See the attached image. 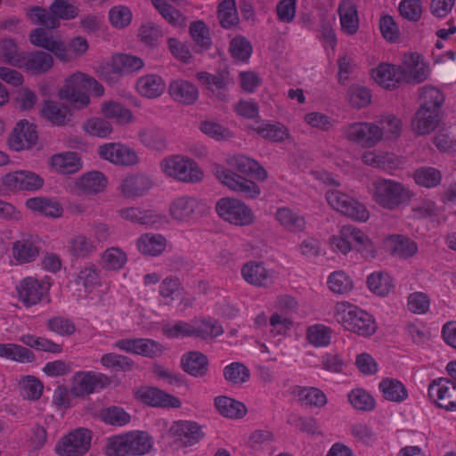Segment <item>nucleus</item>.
<instances>
[{
	"label": "nucleus",
	"mask_w": 456,
	"mask_h": 456,
	"mask_svg": "<svg viewBox=\"0 0 456 456\" xmlns=\"http://www.w3.org/2000/svg\"><path fill=\"white\" fill-rule=\"evenodd\" d=\"M228 164L237 172L216 166L215 175L218 180L230 190L241 194L246 199H256L260 193V187L253 181L247 179L246 175L254 176L259 181L267 178V172L256 160L244 155L233 156Z\"/></svg>",
	"instance_id": "1"
},
{
	"label": "nucleus",
	"mask_w": 456,
	"mask_h": 456,
	"mask_svg": "<svg viewBox=\"0 0 456 456\" xmlns=\"http://www.w3.org/2000/svg\"><path fill=\"white\" fill-rule=\"evenodd\" d=\"M380 126L373 123L356 122L343 126L342 132L348 141L371 148L379 142L384 131L398 136L401 132V121L395 116L389 115L379 121Z\"/></svg>",
	"instance_id": "2"
},
{
	"label": "nucleus",
	"mask_w": 456,
	"mask_h": 456,
	"mask_svg": "<svg viewBox=\"0 0 456 456\" xmlns=\"http://www.w3.org/2000/svg\"><path fill=\"white\" fill-rule=\"evenodd\" d=\"M334 318L346 330L359 336L370 337L377 330L372 315L347 302L338 303L335 305Z\"/></svg>",
	"instance_id": "3"
},
{
	"label": "nucleus",
	"mask_w": 456,
	"mask_h": 456,
	"mask_svg": "<svg viewBox=\"0 0 456 456\" xmlns=\"http://www.w3.org/2000/svg\"><path fill=\"white\" fill-rule=\"evenodd\" d=\"M372 190L374 201L388 210H395L407 205L412 197V193L407 187L391 179L379 178L373 181Z\"/></svg>",
	"instance_id": "4"
},
{
	"label": "nucleus",
	"mask_w": 456,
	"mask_h": 456,
	"mask_svg": "<svg viewBox=\"0 0 456 456\" xmlns=\"http://www.w3.org/2000/svg\"><path fill=\"white\" fill-rule=\"evenodd\" d=\"M151 448V441L145 432L127 433L109 438L105 446L108 456L142 455Z\"/></svg>",
	"instance_id": "5"
},
{
	"label": "nucleus",
	"mask_w": 456,
	"mask_h": 456,
	"mask_svg": "<svg viewBox=\"0 0 456 456\" xmlns=\"http://www.w3.org/2000/svg\"><path fill=\"white\" fill-rule=\"evenodd\" d=\"M160 167L167 175L182 182L195 183L203 178V172L197 163L183 156L173 155L165 158Z\"/></svg>",
	"instance_id": "6"
},
{
	"label": "nucleus",
	"mask_w": 456,
	"mask_h": 456,
	"mask_svg": "<svg viewBox=\"0 0 456 456\" xmlns=\"http://www.w3.org/2000/svg\"><path fill=\"white\" fill-rule=\"evenodd\" d=\"M216 210L223 220L234 225L248 226L256 219L252 209L235 198H221L216 202Z\"/></svg>",
	"instance_id": "7"
},
{
	"label": "nucleus",
	"mask_w": 456,
	"mask_h": 456,
	"mask_svg": "<svg viewBox=\"0 0 456 456\" xmlns=\"http://www.w3.org/2000/svg\"><path fill=\"white\" fill-rule=\"evenodd\" d=\"M326 200L331 208L354 220L366 221L369 218L363 205L339 191H328Z\"/></svg>",
	"instance_id": "8"
},
{
	"label": "nucleus",
	"mask_w": 456,
	"mask_h": 456,
	"mask_svg": "<svg viewBox=\"0 0 456 456\" xmlns=\"http://www.w3.org/2000/svg\"><path fill=\"white\" fill-rule=\"evenodd\" d=\"M86 74L77 72L68 77L59 91L62 100L69 102L75 108L83 109L90 103L86 92Z\"/></svg>",
	"instance_id": "9"
},
{
	"label": "nucleus",
	"mask_w": 456,
	"mask_h": 456,
	"mask_svg": "<svg viewBox=\"0 0 456 456\" xmlns=\"http://www.w3.org/2000/svg\"><path fill=\"white\" fill-rule=\"evenodd\" d=\"M428 396L447 411L456 410V383L452 379L438 378L428 385Z\"/></svg>",
	"instance_id": "10"
},
{
	"label": "nucleus",
	"mask_w": 456,
	"mask_h": 456,
	"mask_svg": "<svg viewBox=\"0 0 456 456\" xmlns=\"http://www.w3.org/2000/svg\"><path fill=\"white\" fill-rule=\"evenodd\" d=\"M91 431L86 428H77L64 436L57 447L61 456H83L91 446Z\"/></svg>",
	"instance_id": "11"
},
{
	"label": "nucleus",
	"mask_w": 456,
	"mask_h": 456,
	"mask_svg": "<svg viewBox=\"0 0 456 456\" xmlns=\"http://www.w3.org/2000/svg\"><path fill=\"white\" fill-rule=\"evenodd\" d=\"M2 183L6 189L12 191H33L43 187L44 179L34 172L20 170L4 175L2 177Z\"/></svg>",
	"instance_id": "12"
},
{
	"label": "nucleus",
	"mask_w": 456,
	"mask_h": 456,
	"mask_svg": "<svg viewBox=\"0 0 456 456\" xmlns=\"http://www.w3.org/2000/svg\"><path fill=\"white\" fill-rule=\"evenodd\" d=\"M38 140L37 127L26 119L20 120L8 138V144L13 151H20L32 148Z\"/></svg>",
	"instance_id": "13"
},
{
	"label": "nucleus",
	"mask_w": 456,
	"mask_h": 456,
	"mask_svg": "<svg viewBox=\"0 0 456 456\" xmlns=\"http://www.w3.org/2000/svg\"><path fill=\"white\" fill-rule=\"evenodd\" d=\"M115 347L134 354L156 358L162 354L163 346L150 338H125L118 340Z\"/></svg>",
	"instance_id": "14"
},
{
	"label": "nucleus",
	"mask_w": 456,
	"mask_h": 456,
	"mask_svg": "<svg viewBox=\"0 0 456 456\" xmlns=\"http://www.w3.org/2000/svg\"><path fill=\"white\" fill-rule=\"evenodd\" d=\"M41 249L40 241L37 237L27 235L12 243V257L18 264L34 262L39 256Z\"/></svg>",
	"instance_id": "15"
},
{
	"label": "nucleus",
	"mask_w": 456,
	"mask_h": 456,
	"mask_svg": "<svg viewBox=\"0 0 456 456\" xmlns=\"http://www.w3.org/2000/svg\"><path fill=\"white\" fill-rule=\"evenodd\" d=\"M98 153L102 159L118 165L130 166L138 162L135 151L120 143L100 146Z\"/></svg>",
	"instance_id": "16"
},
{
	"label": "nucleus",
	"mask_w": 456,
	"mask_h": 456,
	"mask_svg": "<svg viewBox=\"0 0 456 456\" xmlns=\"http://www.w3.org/2000/svg\"><path fill=\"white\" fill-rule=\"evenodd\" d=\"M110 384V379L102 373L81 372L75 377L73 393L77 395H89Z\"/></svg>",
	"instance_id": "17"
},
{
	"label": "nucleus",
	"mask_w": 456,
	"mask_h": 456,
	"mask_svg": "<svg viewBox=\"0 0 456 456\" xmlns=\"http://www.w3.org/2000/svg\"><path fill=\"white\" fill-rule=\"evenodd\" d=\"M169 211L174 219L180 222H188L200 214L201 204L195 198L183 196L172 202Z\"/></svg>",
	"instance_id": "18"
},
{
	"label": "nucleus",
	"mask_w": 456,
	"mask_h": 456,
	"mask_svg": "<svg viewBox=\"0 0 456 456\" xmlns=\"http://www.w3.org/2000/svg\"><path fill=\"white\" fill-rule=\"evenodd\" d=\"M19 299L26 305L39 303L47 291V288L37 279L27 277L17 286Z\"/></svg>",
	"instance_id": "19"
},
{
	"label": "nucleus",
	"mask_w": 456,
	"mask_h": 456,
	"mask_svg": "<svg viewBox=\"0 0 456 456\" xmlns=\"http://www.w3.org/2000/svg\"><path fill=\"white\" fill-rule=\"evenodd\" d=\"M53 65V56L44 51H33L23 55L20 66L32 75H40L47 72Z\"/></svg>",
	"instance_id": "20"
},
{
	"label": "nucleus",
	"mask_w": 456,
	"mask_h": 456,
	"mask_svg": "<svg viewBox=\"0 0 456 456\" xmlns=\"http://www.w3.org/2000/svg\"><path fill=\"white\" fill-rule=\"evenodd\" d=\"M371 77L377 84L387 88L393 89L398 83L403 81L404 71L401 66L391 64H380L375 69H372Z\"/></svg>",
	"instance_id": "21"
},
{
	"label": "nucleus",
	"mask_w": 456,
	"mask_h": 456,
	"mask_svg": "<svg viewBox=\"0 0 456 456\" xmlns=\"http://www.w3.org/2000/svg\"><path fill=\"white\" fill-rule=\"evenodd\" d=\"M440 119L439 111L419 107L412 119L411 127L419 135L428 134L438 126Z\"/></svg>",
	"instance_id": "22"
},
{
	"label": "nucleus",
	"mask_w": 456,
	"mask_h": 456,
	"mask_svg": "<svg viewBox=\"0 0 456 456\" xmlns=\"http://www.w3.org/2000/svg\"><path fill=\"white\" fill-rule=\"evenodd\" d=\"M140 399L142 403L152 407L176 409L182 405L177 397L157 387H147L140 391Z\"/></svg>",
	"instance_id": "23"
},
{
	"label": "nucleus",
	"mask_w": 456,
	"mask_h": 456,
	"mask_svg": "<svg viewBox=\"0 0 456 456\" xmlns=\"http://www.w3.org/2000/svg\"><path fill=\"white\" fill-rule=\"evenodd\" d=\"M243 279L256 287H268L273 284V273L267 270L263 263L249 262L241 268Z\"/></svg>",
	"instance_id": "24"
},
{
	"label": "nucleus",
	"mask_w": 456,
	"mask_h": 456,
	"mask_svg": "<svg viewBox=\"0 0 456 456\" xmlns=\"http://www.w3.org/2000/svg\"><path fill=\"white\" fill-rule=\"evenodd\" d=\"M181 366L183 371L195 378L206 376L208 370V359L201 352L191 351L181 358Z\"/></svg>",
	"instance_id": "25"
},
{
	"label": "nucleus",
	"mask_w": 456,
	"mask_h": 456,
	"mask_svg": "<svg viewBox=\"0 0 456 456\" xmlns=\"http://www.w3.org/2000/svg\"><path fill=\"white\" fill-rule=\"evenodd\" d=\"M401 67L404 71L403 80L409 83L419 84L428 78V67L420 61V55L418 53H411Z\"/></svg>",
	"instance_id": "26"
},
{
	"label": "nucleus",
	"mask_w": 456,
	"mask_h": 456,
	"mask_svg": "<svg viewBox=\"0 0 456 456\" xmlns=\"http://www.w3.org/2000/svg\"><path fill=\"white\" fill-rule=\"evenodd\" d=\"M168 92L172 99L184 105L193 104L198 97V88L186 80L178 79L170 83Z\"/></svg>",
	"instance_id": "27"
},
{
	"label": "nucleus",
	"mask_w": 456,
	"mask_h": 456,
	"mask_svg": "<svg viewBox=\"0 0 456 456\" xmlns=\"http://www.w3.org/2000/svg\"><path fill=\"white\" fill-rule=\"evenodd\" d=\"M50 163L53 169L62 175L77 173L82 167L81 159L78 153L74 151L54 154Z\"/></svg>",
	"instance_id": "28"
},
{
	"label": "nucleus",
	"mask_w": 456,
	"mask_h": 456,
	"mask_svg": "<svg viewBox=\"0 0 456 456\" xmlns=\"http://www.w3.org/2000/svg\"><path fill=\"white\" fill-rule=\"evenodd\" d=\"M170 432L174 436L181 437L185 446L198 443L204 436L200 426L193 421L180 420L175 422L170 428Z\"/></svg>",
	"instance_id": "29"
},
{
	"label": "nucleus",
	"mask_w": 456,
	"mask_h": 456,
	"mask_svg": "<svg viewBox=\"0 0 456 456\" xmlns=\"http://www.w3.org/2000/svg\"><path fill=\"white\" fill-rule=\"evenodd\" d=\"M152 183L144 175L137 174L126 176L121 183V191L126 198L141 197L148 191Z\"/></svg>",
	"instance_id": "30"
},
{
	"label": "nucleus",
	"mask_w": 456,
	"mask_h": 456,
	"mask_svg": "<svg viewBox=\"0 0 456 456\" xmlns=\"http://www.w3.org/2000/svg\"><path fill=\"white\" fill-rule=\"evenodd\" d=\"M26 207L34 212H38L40 215L57 218L62 216V206L55 200L43 197H35L28 199Z\"/></svg>",
	"instance_id": "31"
},
{
	"label": "nucleus",
	"mask_w": 456,
	"mask_h": 456,
	"mask_svg": "<svg viewBox=\"0 0 456 456\" xmlns=\"http://www.w3.org/2000/svg\"><path fill=\"white\" fill-rule=\"evenodd\" d=\"M197 79L204 85L208 89L215 93L216 90L219 91L217 97L224 100L225 94L224 91L226 89L229 83V72L226 70L219 71L216 74H211L207 71H200L196 74Z\"/></svg>",
	"instance_id": "32"
},
{
	"label": "nucleus",
	"mask_w": 456,
	"mask_h": 456,
	"mask_svg": "<svg viewBox=\"0 0 456 456\" xmlns=\"http://www.w3.org/2000/svg\"><path fill=\"white\" fill-rule=\"evenodd\" d=\"M338 14L342 30L354 35L359 28L357 8L352 0H344L338 6Z\"/></svg>",
	"instance_id": "33"
},
{
	"label": "nucleus",
	"mask_w": 456,
	"mask_h": 456,
	"mask_svg": "<svg viewBox=\"0 0 456 456\" xmlns=\"http://www.w3.org/2000/svg\"><path fill=\"white\" fill-rule=\"evenodd\" d=\"M136 87L142 96L155 99L164 93L166 85L160 76L150 74L140 77Z\"/></svg>",
	"instance_id": "34"
},
{
	"label": "nucleus",
	"mask_w": 456,
	"mask_h": 456,
	"mask_svg": "<svg viewBox=\"0 0 456 456\" xmlns=\"http://www.w3.org/2000/svg\"><path fill=\"white\" fill-rule=\"evenodd\" d=\"M136 245L143 255L158 256L165 250L167 240L161 234L145 233L137 240Z\"/></svg>",
	"instance_id": "35"
},
{
	"label": "nucleus",
	"mask_w": 456,
	"mask_h": 456,
	"mask_svg": "<svg viewBox=\"0 0 456 456\" xmlns=\"http://www.w3.org/2000/svg\"><path fill=\"white\" fill-rule=\"evenodd\" d=\"M118 212L123 219L142 225H151L159 221V216L152 209L130 207L121 208Z\"/></svg>",
	"instance_id": "36"
},
{
	"label": "nucleus",
	"mask_w": 456,
	"mask_h": 456,
	"mask_svg": "<svg viewBox=\"0 0 456 456\" xmlns=\"http://www.w3.org/2000/svg\"><path fill=\"white\" fill-rule=\"evenodd\" d=\"M275 217L280 224L289 232H301L305 228L304 216L294 212L289 208H280L277 209Z\"/></svg>",
	"instance_id": "37"
},
{
	"label": "nucleus",
	"mask_w": 456,
	"mask_h": 456,
	"mask_svg": "<svg viewBox=\"0 0 456 456\" xmlns=\"http://www.w3.org/2000/svg\"><path fill=\"white\" fill-rule=\"evenodd\" d=\"M379 388L383 397L391 402L402 403L408 397L406 387L401 381L395 379H383L379 385Z\"/></svg>",
	"instance_id": "38"
},
{
	"label": "nucleus",
	"mask_w": 456,
	"mask_h": 456,
	"mask_svg": "<svg viewBox=\"0 0 456 456\" xmlns=\"http://www.w3.org/2000/svg\"><path fill=\"white\" fill-rule=\"evenodd\" d=\"M217 19L222 28L232 29L240 23L235 0H223L217 6Z\"/></svg>",
	"instance_id": "39"
},
{
	"label": "nucleus",
	"mask_w": 456,
	"mask_h": 456,
	"mask_svg": "<svg viewBox=\"0 0 456 456\" xmlns=\"http://www.w3.org/2000/svg\"><path fill=\"white\" fill-rule=\"evenodd\" d=\"M215 405L217 411L226 418L240 419L247 413V408L242 403L227 396H217Z\"/></svg>",
	"instance_id": "40"
},
{
	"label": "nucleus",
	"mask_w": 456,
	"mask_h": 456,
	"mask_svg": "<svg viewBox=\"0 0 456 456\" xmlns=\"http://www.w3.org/2000/svg\"><path fill=\"white\" fill-rule=\"evenodd\" d=\"M27 15L35 25H40L46 29H55L61 26L56 17L50 10L41 6H31L27 10Z\"/></svg>",
	"instance_id": "41"
},
{
	"label": "nucleus",
	"mask_w": 456,
	"mask_h": 456,
	"mask_svg": "<svg viewBox=\"0 0 456 456\" xmlns=\"http://www.w3.org/2000/svg\"><path fill=\"white\" fill-rule=\"evenodd\" d=\"M140 142L148 149L162 151L167 148V140L164 134L155 127H145L139 131Z\"/></svg>",
	"instance_id": "42"
},
{
	"label": "nucleus",
	"mask_w": 456,
	"mask_h": 456,
	"mask_svg": "<svg viewBox=\"0 0 456 456\" xmlns=\"http://www.w3.org/2000/svg\"><path fill=\"white\" fill-rule=\"evenodd\" d=\"M42 116L53 124L57 126H63L68 120L69 115V109L66 105L54 102H45L41 110Z\"/></svg>",
	"instance_id": "43"
},
{
	"label": "nucleus",
	"mask_w": 456,
	"mask_h": 456,
	"mask_svg": "<svg viewBox=\"0 0 456 456\" xmlns=\"http://www.w3.org/2000/svg\"><path fill=\"white\" fill-rule=\"evenodd\" d=\"M77 185L86 193H98L106 187L107 178L102 172L91 171L82 175Z\"/></svg>",
	"instance_id": "44"
},
{
	"label": "nucleus",
	"mask_w": 456,
	"mask_h": 456,
	"mask_svg": "<svg viewBox=\"0 0 456 456\" xmlns=\"http://www.w3.org/2000/svg\"><path fill=\"white\" fill-rule=\"evenodd\" d=\"M367 285L371 292L380 297L387 296L394 288L391 276L383 272H375L369 275Z\"/></svg>",
	"instance_id": "45"
},
{
	"label": "nucleus",
	"mask_w": 456,
	"mask_h": 456,
	"mask_svg": "<svg viewBox=\"0 0 456 456\" xmlns=\"http://www.w3.org/2000/svg\"><path fill=\"white\" fill-rule=\"evenodd\" d=\"M364 164L382 170H391L397 167L398 162L393 154L380 153L375 151H365L362 156Z\"/></svg>",
	"instance_id": "46"
},
{
	"label": "nucleus",
	"mask_w": 456,
	"mask_h": 456,
	"mask_svg": "<svg viewBox=\"0 0 456 456\" xmlns=\"http://www.w3.org/2000/svg\"><path fill=\"white\" fill-rule=\"evenodd\" d=\"M114 69L120 71L121 74H130L143 68V61L137 56L119 53L113 57Z\"/></svg>",
	"instance_id": "47"
},
{
	"label": "nucleus",
	"mask_w": 456,
	"mask_h": 456,
	"mask_svg": "<svg viewBox=\"0 0 456 456\" xmlns=\"http://www.w3.org/2000/svg\"><path fill=\"white\" fill-rule=\"evenodd\" d=\"M296 395L301 404L322 407L327 403L325 394L316 387H299Z\"/></svg>",
	"instance_id": "48"
},
{
	"label": "nucleus",
	"mask_w": 456,
	"mask_h": 456,
	"mask_svg": "<svg viewBox=\"0 0 456 456\" xmlns=\"http://www.w3.org/2000/svg\"><path fill=\"white\" fill-rule=\"evenodd\" d=\"M190 35L197 46L201 50H208L212 45L209 29L202 20H197L191 23Z\"/></svg>",
	"instance_id": "49"
},
{
	"label": "nucleus",
	"mask_w": 456,
	"mask_h": 456,
	"mask_svg": "<svg viewBox=\"0 0 456 456\" xmlns=\"http://www.w3.org/2000/svg\"><path fill=\"white\" fill-rule=\"evenodd\" d=\"M102 112L107 118H114L119 123H128L133 118L130 110L113 101L102 103Z\"/></svg>",
	"instance_id": "50"
},
{
	"label": "nucleus",
	"mask_w": 456,
	"mask_h": 456,
	"mask_svg": "<svg viewBox=\"0 0 456 456\" xmlns=\"http://www.w3.org/2000/svg\"><path fill=\"white\" fill-rule=\"evenodd\" d=\"M151 4L171 25L181 27L183 24L184 17L183 14L179 10L169 4L166 0H151Z\"/></svg>",
	"instance_id": "51"
},
{
	"label": "nucleus",
	"mask_w": 456,
	"mask_h": 456,
	"mask_svg": "<svg viewBox=\"0 0 456 456\" xmlns=\"http://www.w3.org/2000/svg\"><path fill=\"white\" fill-rule=\"evenodd\" d=\"M49 10L59 21L61 20H73L79 13L78 7L70 3L69 0H53L49 6Z\"/></svg>",
	"instance_id": "52"
},
{
	"label": "nucleus",
	"mask_w": 456,
	"mask_h": 456,
	"mask_svg": "<svg viewBox=\"0 0 456 456\" xmlns=\"http://www.w3.org/2000/svg\"><path fill=\"white\" fill-rule=\"evenodd\" d=\"M419 100V107L439 111L440 107L444 102V96L443 93L436 87L425 86L421 89Z\"/></svg>",
	"instance_id": "53"
},
{
	"label": "nucleus",
	"mask_w": 456,
	"mask_h": 456,
	"mask_svg": "<svg viewBox=\"0 0 456 456\" xmlns=\"http://www.w3.org/2000/svg\"><path fill=\"white\" fill-rule=\"evenodd\" d=\"M23 55L19 53L18 45L12 39L0 40V59L14 67H20Z\"/></svg>",
	"instance_id": "54"
},
{
	"label": "nucleus",
	"mask_w": 456,
	"mask_h": 456,
	"mask_svg": "<svg viewBox=\"0 0 456 456\" xmlns=\"http://www.w3.org/2000/svg\"><path fill=\"white\" fill-rule=\"evenodd\" d=\"M229 52L234 59L246 61L252 54V45L245 37L236 36L230 42Z\"/></svg>",
	"instance_id": "55"
},
{
	"label": "nucleus",
	"mask_w": 456,
	"mask_h": 456,
	"mask_svg": "<svg viewBox=\"0 0 456 456\" xmlns=\"http://www.w3.org/2000/svg\"><path fill=\"white\" fill-rule=\"evenodd\" d=\"M101 363L106 368H112L121 371H130L134 366V362L131 358L115 353L104 354L101 358Z\"/></svg>",
	"instance_id": "56"
},
{
	"label": "nucleus",
	"mask_w": 456,
	"mask_h": 456,
	"mask_svg": "<svg viewBox=\"0 0 456 456\" xmlns=\"http://www.w3.org/2000/svg\"><path fill=\"white\" fill-rule=\"evenodd\" d=\"M331 330L322 324H315L307 329V340L314 346H326L330 342Z\"/></svg>",
	"instance_id": "57"
},
{
	"label": "nucleus",
	"mask_w": 456,
	"mask_h": 456,
	"mask_svg": "<svg viewBox=\"0 0 456 456\" xmlns=\"http://www.w3.org/2000/svg\"><path fill=\"white\" fill-rule=\"evenodd\" d=\"M224 376L227 381L238 385L246 382L250 372L243 363L235 362L224 367Z\"/></svg>",
	"instance_id": "58"
},
{
	"label": "nucleus",
	"mask_w": 456,
	"mask_h": 456,
	"mask_svg": "<svg viewBox=\"0 0 456 456\" xmlns=\"http://www.w3.org/2000/svg\"><path fill=\"white\" fill-rule=\"evenodd\" d=\"M100 418L105 423L113 426H123L130 421V415L118 406L102 409L100 412Z\"/></svg>",
	"instance_id": "59"
},
{
	"label": "nucleus",
	"mask_w": 456,
	"mask_h": 456,
	"mask_svg": "<svg viewBox=\"0 0 456 456\" xmlns=\"http://www.w3.org/2000/svg\"><path fill=\"white\" fill-rule=\"evenodd\" d=\"M104 266L109 270L121 269L127 261L126 254L119 248H110L102 254Z\"/></svg>",
	"instance_id": "60"
},
{
	"label": "nucleus",
	"mask_w": 456,
	"mask_h": 456,
	"mask_svg": "<svg viewBox=\"0 0 456 456\" xmlns=\"http://www.w3.org/2000/svg\"><path fill=\"white\" fill-rule=\"evenodd\" d=\"M255 131L263 138L268 139L272 142H282L288 135L287 128L281 124L272 125L266 124L258 126Z\"/></svg>",
	"instance_id": "61"
},
{
	"label": "nucleus",
	"mask_w": 456,
	"mask_h": 456,
	"mask_svg": "<svg viewBox=\"0 0 456 456\" xmlns=\"http://www.w3.org/2000/svg\"><path fill=\"white\" fill-rule=\"evenodd\" d=\"M21 395L24 398L29 400H38L43 393L44 386L42 382L32 376L24 378L20 382Z\"/></svg>",
	"instance_id": "62"
},
{
	"label": "nucleus",
	"mask_w": 456,
	"mask_h": 456,
	"mask_svg": "<svg viewBox=\"0 0 456 456\" xmlns=\"http://www.w3.org/2000/svg\"><path fill=\"white\" fill-rule=\"evenodd\" d=\"M348 400L357 410L370 411L375 407L374 398L363 389L352 390L348 395Z\"/></svg>",
	"instance_id": "63"
},
{
	"label": "nucleus",
	"mask_w": 456,
	"mask_h": 456,
	"mask_svg": "<svg viewBox=\"0 0 456 456\" xmlns=\"http://www.w3.org/2000/svg\"><path fill=\"white\" fill-rule=\"evenodd\" d=\"M414 180L419 185L431 188L440 183L441 174L434 167H421L415 171Z\"/></svg>",
	"instance_id": "64"
}]
</instances>
